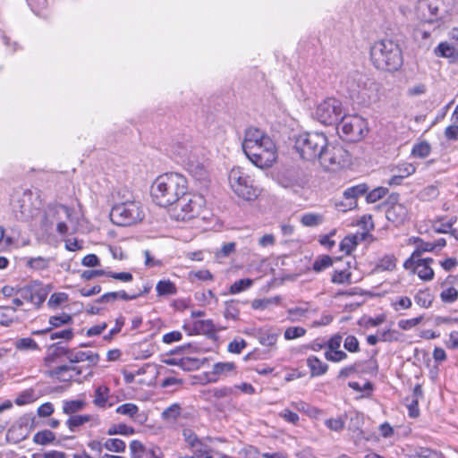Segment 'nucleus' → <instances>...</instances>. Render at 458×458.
I'll return each instance as SVG.
<instances>
[{
    "instance_id": "obj_1",
    "label": "nucleus",
    "mask_w": 458,
    "mask_h": 458,
    "mask_svg": "<svg viewBox=\"0 0 458 458\" xmlns=\"http://www.w3.org/2000/svg\"><path fill=\"white\" fill-rule=\"evenodd\" d=\"M242 146L246 157L257 167H269L276 160L275 142L258 128L250 127L246 130Z\"/></svg>"
},
{
    "instance_id": "obj_2",
    "label": "nucleus",
    "mask_w": 458,
    "mask_h": 458,
    "mask_svg": "<svg viewBox=\"0 0 458 458\" xmlns=\"http://www.w3.org/2000/svg\"><path fill=\"white\" fill-rule=\"evenodd\" d=\"M187 190L188 181L184 175L165 173L155 179L150 188V195L157 206L171 209Z\"/></svg>"
},
{
    "instance_id": "obj_3",
    "label": "nucleus",
    "mask_w": 458,
    "mask_h": 458,
    "mask_svg": "<svg viewBox=\"0 0 458 458\" xmlns=\"http://www.w3.org/2000/svg\"><path fill=\"white\" fill-rule=\"evenodd\" d=\"M370 60L376 69L388 72L398 71L403 63L400 45L388 38L376 40L371 45Z\"/></svg>"
},
{
    "instance_id": "obj_4",
    "label": "nucleus",
    "mask_w": 458,
    "mask_h": 458,
    "mask_svg": "<svg viewBox=\"0 0 458 458\" xmlns=\"http://www.w3.org/2000/svg\"><path fill=\"white\" fill-rule=\"evenodd\" d=\"M346 87L351 98L363 104L377 99L379 89L377 82L373 78L360 72H354L348 76Z\"/></svg>"
},
{
    "instance_id": "obj_5",
    "label": "nucleus",
    "mask_w": 458,
    "mask_h": 458,
    "mask_svg": "<svg viewBox=\"0 0 458 458\" xmlns=\"http://www.w3.org/2000/svg\"><path fill=\"white\" fill-rule=\"evenodd\" d=\"M205 205L206 200L201 194L189 192L187 190L169 209L170 216L177 221H188L199 216Z\"/></svg>"
},
{
    "instance_id": "obj_6",
    "label": "nucleus",
    "mask_w": 458,
    "mask_h": 458,
    "mask_svg": "<svg viewBox=\"0 0 458 458\" xmlns=\"http://www.w3.org/2000/svg\"><path fill=\"white\" fill-rule=\"evenodd\" d=\"M317 161L323 170L337 172L349 165L350 155L340 143L327 140Z\"/></svg>"
},
{
    "instance_id": "obj_7",
    "label": "nucleus",
    "mask_w": 458,
    "mask_h": 458,
    "mask_svg": "<svg viewBox=\"0 0 458 458\" xmlns=\"http://www.w3.org/2000/svg\"><path fill=\"white\" fill-rule=\"evenodd\" d=\"M327 138L322 132H304L295 137L294 148L302 159L317 161Z\"/></svg>"
},
{
    "instance_id": "obj_8",
    "label": "nucleus",
    "mask_w": 458,
    "mask_h": 458,
    "mask_svg": "<svg viewBox=\"0 0 458 458\" xmlns=\"http://www.w3.org/2000/svg\"><path fill=\"white\" fill-rule=\"evenodd\" d=\"M454 5V0H419L415 6V15L422 22L432 23L444 19Z\"/></svg>"
},
{
    "instance_id": "obj_9",
    "label": "nucleus",
    "mask_w": 458,
    "mask_h": 458,
    "mask_svg": "<svg viewBox=\"0 0 458 458\" xmlns=\"http://www.w3.org/2000/svg\"><path fill=\"white\" fill-rule=\"evenodd\" d=\"M144 210L140 202L126 201L115 204L110 211L111 221L120 226H130L144 218Z\"/></svg>"
},
{
    "instance_id": "obj_10",
    "label": "nucleus",
    "mask_w": 458,
    "mask_h": 458,
    "mask_svg": "<svg viewBox=\"0 0 458 458\" xmlns=\"http://www.w3.org/2000/svg\"><path fill=\"white\" fill-rule=\"evenodd\" d=\"M337 125L338 134L348 141H360L368 132V123L358 114L342 115Z\"/></svg>"
},
{
    "instance_id": "obj_11",
    "label": "nucleus",
    "mask_w": 458,
    "mask_h": 458,
    "mask_svg": "<svg viewBox=\"0 0 458 458\" xmlns=\"http://www.w3.org/2000/svg\"><path fill=\"white\" fill-rule=\"evenodd\" d=\"M228 182L232 191L244 200H253L258 197V190L251 178L240 167L231 169Z\"/></svg>"
},
{
    "instance_id": "obj_12",
    "label": "nucleus",
    "mask_w": 458,
    "mask_h": 458,
    "mask_svg": "<svg viewBox=\"0 0 458 458\" xmlns=\"http://www.w3.org/2000/svg\"><path fill=\"white\" fill-rule=\"evenodd\" d=\"M342 102L335 98H327L316 107L314 116L325 125L336 124L343 115Z\"/></svg>"
},
{
    "instance_id": "obj_13",
    "label": "nucleus",
    "mask_w": 458,
    "mask_h": 458,
    "mask_svg": "<svg viewBox=\"0 0 458 458\" xmlns=\"http://www.w3.org/2000/svg\"><path fill=\"white\" fill-rule=\"evenodd\" d=\"M52 287L50 284H44L38 281H33L27 286L21 289L22 299L31 302L36 308H39L46 301Z\"/></svg>"
},
{
    "instance_id": "obj_14",
    "label": "nucleus",
    "mask_w": 458,
    "mask_h": 458,
    "mask_svg": "<svg viewBox=\"0 0 458 458\" xmlns=\"http://www.w3.org/2000/svg\"><path fill=\"white\" fill-rule=\"evenodd\" d=\"M13 211L15 217L21 221H27L38 213V208L32 203V193L24 191L13 201Z\"/></svg>"
},
{
    "instance_id": "obj_15",
    "label": "nucleus",
    "mask_w": 458,
    "mask_h": 458,
    "mask_svg": "<svg viewBox=\"0 0 458 458\" xmlns=\"http://www.w3.org/2000/svg\"><path fill=\"white\" fill-rule=\"evenodd\" d=\"M277 181L282 187L297 191L304 188L308 182V178L302 170L290 168L282 172L278 175Z\"/></svg>"
},
{
    "instance_id": "obj_16",
    "label": "nucleus",
    "mask_w": 458,
    "mask_h": 458,
    "mask_svg": "<svg viewBox=\"0 0 458 458\" xmlns=\"http://www.w3.org/2000/svg\"><path fill=\"white\" fill-rule=\"evenodd\" d=\"M181 165L197 180H202L207 176V170L199 148L193 147L187 160Z\"/></svg>"
},
{
    "instance_id": "obj_17",
    "label": "nucleus",
    "mask_w": 458,
    "mask_h": 458,
    "mask_svg": "<svg viewBox=\"0 0 458 458\" xmlns=\"http://www.w3.org/2000/svg\"><path fill=\"white\" fill-rule=\"evenodd\" d=\"M64 357L71 363H80V362H88L87 367L89 369L96 366L100 357L98 353L94 352L92 351H82L80 349H68L64 352Z\"/></svg>"
},
{
    "instance_id": "obj_18",
    "label": "nucleus",
    "mask_w": 458,
    "mask_h": 458,
    "mask_svg": "<svg viewBox=\"0 0 458 458\" xmlns=\"http://www.w3.org/2000/svg\"><path fill=\"white\" fill-rule=\"evenodd\" d=\"M368 189L369 188L365 183H360L347 188L343 193L345 203L341 202L339 204H336V206L339 208L343 207V208H341L342 211H346L354 208L357 205V199L360 196L365 194Z\"/></svg>"
},
{
    "instance_id": "obj_19",
    "label": "nucleus",
    "mask_w": 458,
    "mask_h": 458,
    "mask_svg": "<svg viewBox=\"0 0 458 458\" xmlns=\"http://www.w3.org/2000/svg\"><path fill=\"white\" fill-rule=\"evenodd\" d=\"M433 259H414L412 265L405 269L412 270L417 276L424 281H430L434 277V270L431 267Z\"/></svg>"
},
{
    "instance_id": "obj_20",
    "label": "nucleus",
    "mask_w": 458,
    "mask_h": 458,
    "mask_svg": "<svg viewBox=\"0 0 458 458\" xmlns=\"http://www.w3.org/2000/svg\"><path fill=\"white\" fill-rule=\"evenodd\" d=\"M236 365L234 362H216L208 372V381L216 382L221 377H228L235 374Z\"/></svg>"
},
{
    "instance_id": "obj_21",
    "label": "nucleus",
    "mask_w": 458,
    "mask_h": 458,
    "mask_svg": "<svg viewBox=\"0 0 458 458\" xmlns=\"http://www.w3.org/2000/svg\"><path fill=\"white\" fill-rule=\"evenodd\" d=\"M81 373L82 371L78 366L63 365L51 370L50 375L61 382H69L72 380L74 377Z\"/></svg>"
},
{
    "instance_id": "obj_22",
    "label": "nucleus",
    "mask_w": 458,
    "mask_h": 458,
    "mask_svg": "<svg viewBox=\"0 0 458 458\" xmlns=\"http://www.w3.org/2000/svg\"><path fill=\"white\" fill-rule=\"evenodd\" d=\"M386 216L388 221L395 225H401L406 220L408 211L404 205L396 203L386 210Z\"/></svg>"
},
{
    "instance_id": "obj_23",
    "label": "nucleus",
    "mask_w": 458,
    "mask_h": 458,
    "mask_svg": "<svg viewBox=\"0 0 458 458\" xmlns=\"http://www.w3.org/2000/svg\"><path fill=\"white\" fill-rule=\"evenodd\" d=\"M192 148L193 146L189 142H176L170 147V153L172 157L181 165L187 160Z\"/></svg>"
},
{
    "instance_id": "obj_24",
    "label": "nucleus",
    "mask_w": 458,
    "mask_h": 458,
    "mask_svg": "<svg viewBox=\"0 0 458 458\" xmlns=\"http://www.w3.org/2000/svg\"><path fill=\"white\" fill-rule=\"evenodd\" d=\"M413 242L417 244L416 250L412 252L411 257L407 259L403 264L404 267H409L412 265L414 259H420L423 252L433 251L436 249V245L433 242H427L420 238H414Z\"/></svg>"
},
{
    "instance_id": "obj_25",
    "label": "nucleus",
    "mask_w": 458,
    "mask_h": 458,
    "mask_svg": "<svg viewBox=\"0 0 458 458\" xmlns=\"http://www.w3.org/2000/svg\"><path fill=\"white\" fill-rule=\"evenodd\" d=\"M434 53L438 57L450 59L451 62L458 61V47L448 42H441L435 48Z\"/></svg>"
},
{
    "instance_id": "obj_26",
    "label": "nucleus",
    "mask_w": 458,
    "mask_h": 458,
    "mask_svg": "<svg viewBox=\"0 0 458 458\" xmlns=\"http://www.w3.org/2000/svg\"><path fill=\"white\" fill-rule=\"evenodd\" d=\"M306 364L310 369L311 377H320L328 370V365L314 355H310L307 358Z\"/></svg>"
},
{
    "instance_id": "obj_27",
    "label": "nucleus",
    "mask_w": 458,
    "mask_h": 458,
    "mask_svg": "<svg viewBox=\"0 0 458 458\" xmlns=\"http://www.w3.org/2000/svg\"><path fill=\"white\" fill-rule=\"evenodd\" d=\"M183 327L189 332L190 335H212L216 332L215 325L210 319L195 321L193 323L192 329H188L186 325H184Z\"/></svg>"
},
{
    "instance_id": "obj_28",
    "label": "nucleus",
    "mask_w": 458,
    "mask_h": 458,
    "mask_svg": "<svg viewBox=\"0 0 458 458\" xmlns=\"http://www.w3.org/2000/svg\"><path fill=\"white\" fill-rule=\"evenodd\" d=\"M279 335L280 333L278 331L274 329H264L259 330L256 336L261 345L274 348Z\"/></svg>"
},
{
    "instance_id": "obj_29",
    "label": "nucleus",
    "mask_w": 458,
    "mask_h": 458,
    "mask_svg": "<svg viewBox=\"0 0 458 458\" xmlns=\"http://www.w3.org/2000/svg\"><path fill=\"white\" fill-rule=\"evenodd\" d=\"M364 238L365 233L349 234L341 241L339 244V249L344 254L349 255L357 247L359 242L363 240Z\"/></svg>"
},
{
    "instance_id": "obj_30",
    "label": "nucleus",
    "mask_w": 458,
    "mask_h": 458,
    "mask_svg": "<svg viewBox=\"0 0 458 458\" xmlns=\"http://www.w3.org/2000/svg\"><path fill=\"white\" fill-rule=\"evenodd\" d=\"M156 291L158 297H169L177 293V287L169 279L159 280L156 284Z\"/></svg>"
},
{
    "instance_id": "obj_31",
    "label": "nucleus",
    "mask_w": 458,
    "mask_h": 458,
    "mask_svg": "<svg viewBox=\"0 0 458 458\" xmlns=\"http://www.w3.org/2000/svg\"><path fill=\"white\" fill-rule=\"evenodd\" d=\"M456 216H451L449 218L437 217L432 222V228L435 232L439 233H451L452 226L456 222Z\"/></svg>"
},
{
    "instance_id": "obj_32",
    "label": "nucleus",
    "mask_w": 458,
    "mask_h": 458,
    "mask_svg": "<svg viewBox=\"0 0 458 458\" xmlns=\"http://www.w3.org/2000/svg\"><path fill=\"white\" fill-rule=\"evenodd\" d=\"M72 321V316L67 313H62L61 315H58V316H52L49 318V324L51 326L50 327H47V328H46L44 330H40V331H34L33 334L34 335L45 334V333L50 332L53 327H58L63 325L70 324Z\"/></svg>"
},
{
    "instance_id": "obj_33",
    "label": "nucleus",
    "mask_w": 458,
    "mask_h": 458,
    "mask_svg": "<svg viewBox=\"0 0 458 458\" xmlns=\"http://www.w3.org/2000/svg\"><path fill=\"white\" fill-rule=\"evenodd\" d=\"M311 311L310 303L305 302L299 306H295L287 310L288 318L291 321H299L306 318Z\"/></svg>"
},
{
    "instance_id": "obj_34",
    "label": "nucleus",
    "mask_w": 458,
    "mask_h": 458,
    "mask_svg": "<svg viewBox=\"0 0 458 458\" xmlns=\"http://www.w3.org/2000/svg\"><path fill=\"white\" fill-rule=\"evenodd\" d=\"M93 417L89 414L71 415L65 424L71 432H76L78 428L89 422Z\"/></svg>"
},
{
    "instance_id": "obj_35",
    "label": "nucleus",
    "mask_w": 458,
    "mask_h": 458,
    "mask_svg": "<svg viewBox=\"0 0 458 458\" xmlns=\"http://www.w3.org/2000/svg\"><path fill=\"white\" fill-rule=\"evenodd\" d=\"M116 412L131 418L138 422H143L144 420L139 415V408L131 403H123L116 408Z\"/></svg>"
},
{
    "instance_id": "obj_36",
    "label": "nucleus",
    "mask_w": 458,
    "mask_h": 458,
    "mask_svg": "<svg viewBox=\"0 0 458 458\" xmlns=\"http://www.w3.org/2000/svg\"><path fill=\"white\" fill-rule=\"evenodd\" d=\"M86 406L83 400H64L63 402V412L67 415H75V413L82 411Z\"/></svg>"
},
{
    "instance_id": "obj_37",
    "label": "nucleus",
    "mask_w": 458,
    "mask_h": 458,
    "mask_svg": "<svg viewBox=\"0 0 458 458\" xmlns=\"http://www.w3.org/2000/svg\"><path fill=\"white\" fill-rule=\"evenodd\" d=\"M118 299L123 301H132L135 300V295H131L125 291L110 292L103 294L98 300V302H114Z\"/></svg>"
},
{
    "instance_id": "obj_38",
    "label": "nucleus",
    "mask_w": 458,
    "mask_h": 458,
    "mask_svg": "<svg viewBox=\"0 0 458 458\" xmlns=\"http://www.w3.org/2000/svg\"><path fill=\"white\" fill-rule=\"evenodd\" d=\"M331 282L335 284H352V273L348 268L341 270L335 269L332 273Z\"/></svg>"
},
{
    "instance_id": "obj_39",
    "label": "nucleus",
    "mask_w": 458,
    "mask_h": 458,
    "mask_svg": "<svg viewBox=\"0 0 458 458\" xmlns=\"http://www.w3.org/2000/svg\"><path fill=\"white\" fill-rule=\"evenodd\" d=\"M240 309L239 301L230 300L225 302L224 317L225 319L236 321L239 319Z\"/></svg>"
},
{
    "instance_id": "obj_40",
    "label": "nucleus",
    "mask_w": 458,
    "mask_h": 458,
    "mask_svg": "<svg viewBox=\"0 0 458 458\" xmlns=\"http://www.w3.org/2000/svg\"><path fill=\"white\" fill-rule=\"evenodd\" d=\"M14 346L18 351H36L39 350L38 343L30 337L19 338L14 342Z\"/></svg>"
},
{
    "instance_id": "obj_41",
    "label": "nucleus",
    "mask_w": 458,
    "mask_h": 458,
    "mask_svg": "<svg viewBox=\"0 0 458 458\" xmlns=\"http://www.w3.org/2000/svg\"><path fill=\"white\" fill-rule=\"evenodd\" d=\"M107 435H122V436H131L135 433V429L123 423L114 424L107 429Z\"/></svg>"
},
{
    "instance_id": "obj_42",
    "label": "nucleus",
    "mask_w": 458,
    "mask_h": 458,
    "mask_svg": "<svg viewBox=\"0 0 458 458\" xmlns=\"http://www.w3.org/2000/svg\"><path fill=\"white\" fill-rule=\"evenodd\" d=\"M203 361L197 358L183 357L178 360V366L183 370L191 371L199 369Z\"/></svg>"
},
{
    "instance_id": "obj_43",
    "label": "nucleus",
    "mask_w": 458,
    "mask_h": 458,
    "mask_svg": "<svg viewBox=\"0 0 458 458\" xmlns=\"http://www.w3.org/2000/svg\"><path fill=\"white\" fill-rule=\"evenodd\" d=\"M55 439V433L51 430L45 429L37 432L33 436V442L37 445H46L52 443Z\"/></svg>"
},
{
    "instance_id": "obj_44",
    "label": "nucleus",
    "mask_w": 458,
    "mask_h": 458,
    "mask_svg": "<svg viewBox=\"0 0 458 458\" xmlns=\"http://www.w3.org/2000/svg\"><path fill=\"white\" fill-rule=\"evenodd\" d=\"M104 448L114 453H123L126 449V444L119 438H108L104 442Z\"/></svg>"
},
{
    "instance_id": "obj_45",
    "label": "nucleus",
    "mask_w": 458,
    "mask_h": 458,
    "mask_svg": "<svg viewBox=\"0 0 458 458\" xmlns=\"http://www.w3.org/2000/svg\"><path fill=\"white\" fill-rule=\"evenodd\" d=\"M181 410V406L178 403H173L162 412V419L166 422L173 423L180 416Z\"/></svg>"
},
{
    "instance_id": "obj_46",
    "label": "nucleus",
    "mask_w": 458,
    "mask_h": 458,
    "mask_svg": "<svg viewBox=\"0 0 458 458\" xmlns=\"http://www.w3.org/2000/svg\"><path fill=\"white\" fill-rule=\"evenodd\" d=\"M109 389L106 386H99L95 391L93 403L98 407H104L107 402Z\"/></svg>"
},
{
    "instance_id": "obj_47",
    "label": "nucleus",
    "mask_w": 458,
    "mask_h": 458,
    "mask_svg": "<svg viewBox=\"0 0 458 458\" xmlns=\"http://www.w3.org/2000/svg\"><path fill=\"white\" fill-rule=\"evenodd\" d=\"M414 300L420 307L427 309L431 306L433 296L428 290H420L416 293Z\"/></svg>"
},
{
    "instance_id": "obj_48",
    "label": "nucleus",
    "mask_w": 458,
    "mask_h": 458,
    "mask_svg": "<svg viewBox=\"0 0 458 458\" xmlns=\"http://www.w3.org/2000/svg\"><path fill=\"white\" fill-rule=\"evenodd\" d=\"M324 221V216L317 213H306L302 215L301 222L305 226H318Z\"/></svg>"
},
{
    "instance_id": "obj_49",
    "label": "nucleus",
    "mask_w": 458,
    "mask_h": 458,
    "mask_svg": "<svg viewBox=\"0 0 458 458\" xmlns=\"http://www.w3.org/2000/svg\"><path fill=\"white\" fill-rule=\"evenodd\" d=\"M431 152V147L427 141H421L415 144L411 149V155L416 157L425 158Z\"/></svg>"
},
{
    "instance_id": "obj_50",
    "label": "nucleus",
    "mask_w": 458,
    "mask_h": 458,
    "mask_svg": "<svg viewBox=\"0 0 458 458\" xmlns=\"http://www.w3.org/2000/svg\"><path fill=\"white\" fill-rule=\"evenodd\" d=\"M333 265V259L328 255H322L318 257L312 266L316 272H321Z\"/></svg>"
},
{
    "instance_id": "obj_51",
    "label": "nucleus",
    "mask_w": 458,
    "mask_h": 458,
    "mask_svg": "<svg viewBox=\"0 0 458 458\" xmlns=\"http://www.w3.org/2000/svg\"><path fill=\"white\" fill-rule=\"evenodd\" d=\"M325 425L332 431L341 432L345 426V418L339 416L337 418H330L325 420Z\"/></svg>"
},
{
    "instance_id": "obj_52",
    "label": "nucleus",
    "mask_w": 458,
    "mask_h": 458,
    "mask_svg": "<svg viewBox=\"0 0 458 458\" xmlns=\"http://www.w3.org/2000/svg\"><path fill=\"white\" fill-rule=\"evenodd\" d=\"M50 259L43 257L29 258L26 261L28 267L37 270H43L48 267Z\"/></svg>"
},
{
    "instance_id": "obj_53",
    "label": "nucleus",
    "mask_w": 458,
    "mask_h": 458,
    "mask_svg": "<svg viewBox=\"0 0 458 458\" xmlns=\"http://www.w3.org/2000/svg\"><path fill=\"white\" fill-rule=\"evenodd\" d=\"M440 299L445 303H453L458 300V290L453 286L444 288Z\"/></svg>"
},
{
    "instance_id": "obj_54",
    "label": "nucleus",
    "mask_w": 458,
    "mask_h": 458,
    "mask_svg": "<svg viewBox=\"0 0 458 458\" xmlns=\"http://www.w3.org/2000/svg\"><path fill=\"white\" fill-rule=\"evenodd\" d=\"M253 284V281L251 279L246 278V279H240L238 281H235L231 286H230V293L232 294H237L242 291L247 290L250 288Z\"/></svg>"
},
{
    "instance_id": "obj_55",
    "label": "nucleus",
    "mask_w": 458,
    "mask_h": 458,
    "mask_svg": "<svg viewBox=\"0 0 458 458\" xmlns=\"http://www.w3.org/2000/svg\"><path fill=\"white\" fill-rule=\"evenodd\" d=\"M438 193V189L436 186L428 185L420 191L419 198L423 201H430L435 199Z\"/></svg>"
},
{
    "instance_id": "obj_56",
    "label": "nucleus",
    "mask_w": 458,
    "mask_h": 458,
    "mask_svg": "<svg viewBox=\"0 0 458 458\" xmlns=\"http://www.w3.org/2000/svg\"><path fill=\"white\" fill-rule=\"evenodd\" d=\"M387 192H388L387 188H385V187L375 188L367 194L366 200L369 203H375L377 200L384 198L387 194Z\"/></svg>"
},
{
    "instance_id": "obj_57",
    "label": "nucleus",
    "mask_w": 458,
    "mask_h": 458,
    "mask_svg": "<svg viewBox=\"0 0 458 458\" xmlns=\"http://www.w3.org/2000/svg\"><path fill=\"white\" fill-rule=\"evenodd\" d=\"M14 308L0 307V325L9 326L13 322Z\"/></svg>"
},
{
    "instance_id": "obj_58",
    "label": "nucleus",
    "mask_w": 458,
    "mask_h": 458,
    "mask_svg": "<svg viewBox=\"0 0 458 458\" xmlns=\"http://www.w3.org/2000/svg\"><path fill=\"white\" fill-rule=\"evenodd\" d=\"M67 301H68L67 293H55L50 296V298L47 301V305L51 309H55Z\"/></svg>"
},
{
    "instance_id": "obj_59",
    "label": "nucleus",
    "mask_w": 458,
    "mask_h": 458,
    "mask_svg": "<svg viewBox=\"0 0 458 458\" xmlns=\"http://www.w3.org/2000/svg\"><path fill=\"white\" fill-rule=\"evenodd\" d=\"M396 266V259L394 255L384 256L377 263V267L382 270L391 271Z\"/></svg>"
},
{
    "instance_id": "obj_60",
    "label": "nucleus",
    "mask_w": 458,
    "mask_h": 458,
    "mask_svg": "<svg viewBox=\"0 0 458 458\" xmlns=\"http://www.w3.org/2000/svg\"><path fill=\"white\" fill-rule=\"evenodd\" d=\"M325 358L331 362H340L347 359V354L342 350L325 351Z\"/></svg>"
},
{
    "instance_id": "obj_61",
    "label": "nucleus",
    "mask_w": 458,
    "mask_h": 458,
    "mask_svg": "<svg viewBox=\"0 0 458 458\" xmlns=\"http://www.w3.org/2000/svg\"><path fill=\"white\" fill-rule=\"evenodd\" d=\"M306 334V329L301 327H290L284 331V338L286 340H293L303 336Z\"/></svg>"
},
{
    "instance_id": "obj_62",
    "label": "nucleus",
    "mask_w": 458,
    "mask_h": 458,
    "mask_svg": "<svg viewBox=\"0 0 458 458\" xmlns=\"http://www.w3.org/2000/svg\"><path fill=\"white\" fill-rule=\"evenodd\" d=\"M130 450L132 458H141L144 456L146 448L140 441L132 440L130 443Z\"/></svg>"
},
{
    "instance_id": "obj_63",
    "label": "nucleus",
    "mask_w": 458,
    "mask_h": 458,
    "mask_svg": "<svg viewBox=\"0 0 458 458\" xmlns=\"http://www.w3.org/2000/svg\"><path fill=\"white\" fill-rule=\"evenodd\" d=\"M401 178H406L416 172V166L411 163H403L396 167Z\"/></svg>"
},
{
    "instance_id": "obj_64",
    "label": "nucleus",
    "mask_w": 458,
    "mask_h": 458,
    "mask_svg": "<svg viewBox=\"0 0 458 458\" xmlns=\"http://www.w3.org/2000/svg\"><path fill=\"white\" fill-rule=\"evenodd\" d=\"M344 347L350 352L360 351V343L354 335H348L344 341Z\"/></svg>"
}]
</instances>
